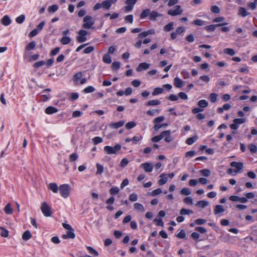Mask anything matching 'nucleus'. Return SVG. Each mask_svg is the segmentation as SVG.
Here are the masks:
<instances>
[{"mask_svg": "<svg viewBox=\"0 0 257 257\" xmlns=\"http://www.w3.org/2000/svg\"><path fill=\"white\" fill-rule=\"evenodd\" d=\"M62 226L65 229L67 230V231L66 234L62 235V237L63 239L74 238L75 237V233H74V229L72 228L71 225L68 224L63 223L62 224Z\"/></svg>", "mask_w": 257, "mask_h": 257, "instance_id": "nucleus-1", "label": "nucleus"}, {"mask_svg": "<svg viewBox=\"0 0 257 257\" xmlns=\"http://www.w3.org/2000/svg\"><path fill=\"white\" fill-rule=\"evenodd\" d=\"M121 145L116 144L113 147L109 146H106L104 147V151L107 155L116 154L117 152L120 150Z\"/></svg>", "mask_w": 257, "mask_h": 257, "instance_id": "nucleus-2", "label": "nucleus"}, {"mask_svg": "<svg viewBox=\"0 0 257 257\" xmlns=\"http://www.w3.org/2000/svg\"><path fill=\"white\" fill-rule=\"evenodd\" d=\"M83 24H82V28L84 29H92L93 25L94 24V21L90 16H86L83 18Z\"/></svg>", "mask_w": 257, "mask_h": 257, "instance_id": "nucleus-3", "label": "nucleus"}, {"mask_svg": "<svg viewBox=\"0 0 257 257\" xmlns=\"http://www.w3.org/2000/svg\"><path fill=\"white\" fill-rule=\"evenodd\" d=\"M70 186L68 184H63L59 186V191L61 196L66 198L70 194Z\"/></svg>", "mask_w": 257, "mask_h": 257, "instance_id": "nucleus-4", "label": "nucleus"}, {"mask_svg": "<svg viewBox=\"0 0 257 257\" xmlns=\"http://www.w3.org/2000/svg\"><path fill=\"white\" fill-rule=\"evenodd\" d=\"M41 210L46 217H50L52 216V213L51 208L46 202H44L42 203Z\"/></svg>", "mask_w": 257, "mask_h": 257, "instance_id": "nucleus-5", "label": "nucleus"}, {"mask_svg": "<svg viewBox=\"0 0 257 257\" xmlns=\"http://www.w3.org/2000/svg\"><path fill=\"white\" fill-rule=\"evenodd\" d=\"M233 122L230 125V127L233 130H236L238 128V125L242 124L246 121V119L244 118H235L233 120Z\"/></svg>", "mask_w": 257, "mask_h": 257, "instance_id": "nucleus-6", "label": "nucleus"}, {"mask_svg": "<svg viewBox=\"0 0 257 257\" xmlns=\"http://www.w3.org/2000/svg\"><path fill=\"white\" fill-rule=\"evenodd\" d=\"M183 13V10L182 9L181 7L179 5H177L175 7V9L174 10L171 9L169 10L167 14L169 15L172 16H176L178 15H180L182 14Z\"/></svg>", "mask_w": 257, "mask_h": 257, "instance_id": "nucleus-7", "label": "nucleus"}, {"mask_svg": "<svg viewBox=\"0 0 257 257\" xmlns=\"http://www.w3.org/2000/svg\"><path fill=\"white\" fill-rule=\"evenodd\" d=\"M88 34L86 30H81L78 32V36L76 37V40L78 43H83L86 41V36Z\"/></svg>", "mask_w": 257, "mask_h": 257, "instance_id": "nucleus-8", "label": "nucleus"}, {"mask_svg": "<svg viewBox=\"0 0 257 257\" xmlns=\"http://www.w3.org/2000/svg\"><path fill=\"white\" fill-rule=\"evenodd\" d=\"M138 0H126L125 3L126 6L124 7V11L125 12H130L133 9L134 6L136 4Z\"/></svg>", "mask_w": 257, "mask_h": 257, "instance_id": "nucleus-9", "label": "nucleus"}, {"mask_svg": "<svg viewBox=\"0 0 257 257\" xmlns=\"http://www.w3.org/2000/svg\"><path fill=\"white\" fill-rule=\"evenodd\" d=\"M229 199L233 202H240L242 203H245L247 202L248 200L246 197H240L238 196L232 195L229 197Z\"/></svg>", "mask_w": 257, "mask_h": 257, "instance_id": "nucleus-10", "label": "nucleus"}, {"mask_svg": "<svg viewBox=\"0 0 257 257\" xmlns=\"http://www.w3.org/2000/svg\"><path fill=\"white\" fill-rule=\"evenodd\" d=\"M170 131H166L162 132V139H164L167 143H170L173 141V138L170 135Z\"/></svg>", "mask_w": 257, "mask_h": 257, "instance_id": "nucleus-11", "label": "nucleus"}, {"mask_svg": "<svg viewBox=\"0 0 257 257\" xmlns=\"http://www.w3.org/2000/svg\"><path fill=\"white\" fill-rule=\"evenodd\" d=\"M227 23H223L221 24H217L216 25H211L209 26H207L205 27V30L208 32H214L216 27H219L223 26H225L227 25Z\"/></svg>", "mask_w": 257, "mask_h": 257, "instance_id": "nucleus-12", "label": "nucleus"}, {"mask_svg": "<svg viewBox=\"0 0 257 257\" xmlns=\"http://www.w3.org/2000/svg\"><path fill=\"white\" fill-rule=\"evenodd\" d=\"M230 166L236 168V170L234 171L235 173H237L243 168V164L241 162H232L230 163Z\"/></svg>", "mask_w": 257, "mask_h": 257, "instance_id": "nucleus-13", "label": "nucleus"}, {"mask_svg": "<svg viewBox=\"0 0 257 257\" xmlns=\"http://www.w3.org/2000/svg\"><path fill=\"white\" fill-rule=\"evenodd\" d=\"M174 176L173 173L170 174H162V185L165 184L168 181V178L172 179Z\"/></svg>", "mask_w": 257, "mask_h": 257, "instance_id": "nucleus-14", "label": "nucleus"}, {"mask_svg": "<svg viewBox=\"0 0 257 257\" xmlns=\"http://www.w3.org/2000/svg\"><path fill=\"white\" fill-rule=\"evenodd\" d=\"M141 167L143 168L146 172H152L153 166V165L149 163H143L141 165Z\"/></svg>", "mask_w": 257, "mask_h": 257, "instance_id": "nucleus-15", "label": "nucleus"}, {"mask_svg": "<svg viewBox=\"0 0 257 257\" xmlns=\"http://www.w3.org/2000/svg\"><path fill=\"white\" fill-rule=\"evenodd\" d=\"M149 64L146 62L141 63L139 65V66L136 69V70L138 72H141L143 70L148 69L149 68Z\"/></svg>", "mask_w": 257, "mask_h": 257, "instance_id": "nucleus-16", "label": "nucleus"}, {"mask_svg": "<svg viewBox=\"0 0 257 257\" xmlns=\"http://www.w3.org/2000/svg\"><path fill=\"white\" fill-rule=\"evenodd\" d=\"M210 80V77L208 75H203L199 77V79L196 81V83L197 85H201L202 84L201 83V81L208 83L209 82Z\"/></svg>", "mask_w": 257, "mask_h": 257, "instance_id": "nucleus-17", "label": "nucleus"}, {"mask_svg": "<svg viewBox=\"0 0 257 257\" xmlns=\"http://www.w3.org/2000/svg\"><path fill=\"white\" fill-rule=\"evenodd\" d=\"M155 125L154 128L155 131H158L161 128V116H158L154 119Z\"/></svg>", "mask_w": 257, "mask_h": 257, "instance_id": "nucleus-18", "label": "nucleus"}, {"mask_svg": "<svg viewBox=\"0 0 257 257\" xmlns=\"http://www.w3.org/2000/svg\"><path fill=\"white\" fill-rule=\"evenodd\" d=\"M124 121L123 120H120L116 122L111 123L109 124V126L112 128H118L123 125Z\"/></svg>", "mask_w": 257, "mask_h": 257, "instance_id": "nucleus-19", "label": "nucleus"}, {"mask_svg": "<svg viewBox=\"0 0 257 257\" xmlns=\"http://www.w3.org/2000/svg\"><path fill=\"white\" fill-rule=\"evenodd\" d=\"M196 206L203 208L209 205V202L206 200H200L196 202Z\"/></svg>", "mask_w": 257, "mask_h": 257, "instance_id": "nucleus-20", "label": "nucleus"}, {"mask_svg": "<svg viewBox=\"0 0 257 257\" xmlns=\"http://www.w3.org/2000/svg\"><path fill=\"white\" fill-rule=\"evenodd\" d=\"M174 85L177 88H181L183 85V82L179 78L175 77L174 79Z\"/></svg>", "mask_w": 257, "mask_h": 257, "instance_id": "nucleus-21", "label": "nucleus"}, {"mask_svg": "<svg viewBox=\"0 0 257 257\" xmlns=\"http://www.w3.org/2000/svg\"><path fill=\"white\" fill-rule=\"evenodd\" d=\"M160 16V14L155 11L150 12L149 19L151 21H156L157 17Z\"/></svg>", "mask_w": 257, "mask_h": 257, "instance_id": "nucleus-22", "label": "nucleus"}, {"mask_svg": "<svg viewBox=\"0 0 257 257\" xmlns=\"http://www.w3.org/2000/svg\"><path fill=\"white\" fill-rule=\"evenodd\" d=\"M117 2V0H105L103 1V4L107 7V9L109 10L111 5L115 4Z\"/></svg>", "mask_w": 257, "mask_h": 257, "instance_id": "nucleus-23", "label": "nucleus"}, {"mask_svg": "<svg viewBox=\"0 0 257 257\" xmlns=\"http://www.w3.org/2000/svg\"><path fill=\"white\" fill-rule=\"evenodd\" d=\"M4 211L7 214H12L13 213V209L10 203H8L4 208Z\"/></svg>", "mask_w": 257, "mask_h": 257, "instance_id": "nucleus-24", "label": "nucleus"}, {"mask_svg": "<svg viewBox=\"0 0 257 257\" xmlns=\"http://www.w3.org/2000/svg\"><path fill=\"white\" fill-rule=\"evenodd\" d=\"M225 211L223 206L220 205H217L215 206L214 213L215 215L218 214L220 213L223 212Z\"/></svg>", "mask_w": 257, "mask_h": 257, "instance_id": "nucleus-25", "label": "nucleus"}, {"mask_svg": "<svg viewBox=\"0 0 257 257\" xmlns=\"http://www.w3.org/2000/svg\"><path fill=\"white\" fill-rule=\"evenodd\" d=\"M45 113L47 114H53L58 111V109L53 106H49L45 109Z\"/></svg>", "mask_w": 257, "mask_h": 257, "instance_id": "nucleus-26", "label": "nucleus"}, {"mask_svg": "<svg viewBox=\"0 0 257 257\" xmlns=\"http://www.w3.org/2000/svg\"><path fill=\"white\" fill-rule=\"evenodd\" d=\"M1 22L5 26H8L11 24V20L8 16L6 15L2 18Z\"/></svg>", "mask_w": 257, "mask_h": 257, "instance_id": "nucleus-27", "label": "nucleus"}, {"mask_svg": "<svg viewBox=\"0 0 257 257\" xmlns=\"http://www.w3.org/2000/svg\"><path fill=\"white\" fill-rule=\"evenodd\" d=\"M49 189L52 191L54 193H56L58 192V187L56 183H51L49 185Z\"/></svg>", "mask_w": 257, "mask_h": 257, "instance_id": "nucleus-28", "label": "nucleus"}, {"mask_svg": "<svg viewBox=\"0 0 257 257\" xmlns=\"http://www.w3.org/2000/svg\"><path fill=\"white\" fill-rule=\"evenodd\" d=\"M198 140V136H195L194 137L188 138L186 141V143L189 145H192Z\"/></svg>", "mask_w": 257, "mask_h": 257, "instance_id": "nucleus-29", "label": "nucleus"}, {"mask_svg": "<svg viewBox=\"0 0 257 257\" xmlns=\"http://www.w3.org/2000/svg\"><path fill=\"white\" fill-rule=\"evenodd\" d=\"M134 207L135 210L141 211L142 212H144L145 211V208L142 204L139 203H136L134 205Z\"/></svg>", "mask_w": 257, "mask_h": 257, "instance_id": "nucleus-30", "label": "nucleus"}, {"mask_svg": "<svg viewBox=\"0 0 257 257\" xmlns=\"http://www.w3.org/2000/svg\"><path fill=\"white\" fill-rule=\"evenodd\" d=\"M32 237V234L30 231L27 230L24 232L22 235V238L24 240H28Z\"/></svg>", "mask_w": 257, "mask_h": 257, "instance_id": "nucleus-31", "label": "nucleus"}, {"mask_svg": "<svg viewBox=\"0 0 257 257\" xmlns=\"http://www.w3.org/2000/svg\"><path fill=\"white\" fill-rule=\"evenodd\" d=\"M97 171L96 172V175H101L104 170L103 166L99 163H97L96 165Z\"/></svg>", "mask_w": 257, "mask_h": 257, "instance_id": "nucleus-32", "label": "nucleus"}, {"mask_svg": "<svg viewBox=\"0 0 257 257\" xmlns=\"http://www.w3.org/2000/svg\"><path fill=\"white\" fill-rule=\"evenodd\" d=\"M103 1L101 3H97L94 5L93 7V10L94 11H97L100 9L101 8H102L105 10H108L107 7L104 6L103 4Z\"/></svg>", "mask_w": 257, "mask_h": 257, "instance_id": "nucleus-33", "label": "nucleus"}, {"mask_svg": "<svg viewBox=\"0 0 257 257\" xmlns=\"http://www.w3.org/2000/svg\"><path fill=\"white\" fill-rule=\"evenodd\" d=\"M151 11L149 9H147L144 10L140 15L141 19H144L147 17L149 16L150 14Z\"/></svg>", "mask_w": 257, "mask_h": 257, "instance_id": "nucleus-34", "label": "nucleus"}, {"mask_svg": "<svg viewBox=\"0 0 257 257\" xmlns=\"http://www.w3.org/2000/svg\"><path fill=\"white\" fill-rule=\"evenodd\" d=\"M71 40L69 37H63L60 40V42L62 45H67L70 43Z\"/></svg>", "mask_w": 257, "mask_h": 257, "instance_id": "nucleus-35", "label": "nucleus"}, {"mask_svg": "<svg viewBox=\"0 0 257 257\" xmlns=\"http://www.w3.org/2000/svg\"><path fill=\"white\" fill-rule=\"evenodd\" d=\"M102 60L106 64H110L111 62V57L108 54H105L103 55Z\"/></svg>", "mask_w": 257, "mask_h": 257, "instance_id": "nucleus-36", "label": "nucleus"}, {"mask_svg": "<svg viewBox=\"0 0 257 257\" xmlns=\"http://www.w3.org/2000/svg\"><path fill=\"white\" fill-rule=\"evenodd\" d=\"M193 213V211L190 209H187L185 208H182L180 211V214L182 215H186V214H192Z\"/></svg>", "mask_w": 257, "mask_h": 257, "instance_id": "nucleus-37", "label": "nucleus"}, {"mask_svg": "<svg viewBox=\"0 0 257 257\" xmlns=\"http://www.w3.org/2000/svg\"><path fill=\"white\" fill-rule=\"evenodd\" d=\"M238 14L243 17H245L249 15V13H247L245 9L243 8H240L239 9Z\"/></svg>", "mask_w": 257, "mask_h": 257, "instance_id": "nucleus-38", "label": "nucleus"}, {"mask_svg": "<svg viewBox=\"0 0 257 257\" xmlns=\"http://www.w3.org/2000/svg\"><path fill=\"white\" fill-rule=\"evenodd\" d=\"M1 235L4 237H7L9 236V231L3 227H0Z\"/></svg>", "mask_w": 257, "mask_h": 257, "instance_id": "nucleus-39", "label": "nucleus"}, {"mask_svg": "<svg viewBox=\"0 0 257 257\" xmlns=\"http://www.w3.org/2000/svg\"><path fill=\"white\" fill-rule=\"evenodd\" d=\"M36 43L35 41H32L29 43L26 46V50L28 51H30L33 50L36 47Z\"/></svg>", "mask_w": 257, "mask_h": 257, "instance_id": "nucleus-40", "label": "nucleus"}, {"mask_svg": "<svg viewBox=\"0 0 257 257\" xmlns=\"http://www.w3.org/2000/svg\"><path fill=\"white\" fill-rule=\"evenodd\" d=\"M174 23L170 22L164 27V30L166 32H169L173 29Z\"/></svg>", "mask_w": 257, "mask_h": 257, "instance_id": "nucleus-41", "label": "nucleus"}, {"mask_svg": "<svg viewBox=\"0 0 257 257\" xmlns=\"http://www.w3.org/2000/svg\"><path fill=\"white\" fill-rule=\"evenodd\" d=\"M223 52L225 54H227L230 56H233L235 54V51L230 48H226L224 49Z\"/></svg>", "mask_w": 257, "mask_h": 257, "instance_id": "nucleus-42", "label": "nucleus"}, {"mask_svg": "<svg viewBox=\"0 0 257 257\" xmlns=\"http://www.w3.org/2000/svg\"><path fill=\"white\" fill-rule=\"evenodd\" d=\"M160 102L159 100H150V101H149L147 104H146V105L147 106H154V105H159L160 104Z\"/></svg>", "mask_w": 257, "mask_h": 257, "instance_id": "nucleus-43", "label": "nucleus"}, {"mask_svg": "<svg viewBox=\"0 0 257 257\" xmlns=\"http://www.w3.org/2000/svg\"><path fill=\"white\" fill-rule=\"evenodd\" d=\"M208 102L206 100H204V99L201 100L199 101L198 102V105L200 107H203V108L206 107L208 106Z\"/></svg>", "mask_w": 257, "mask_h": 257, "instance_id": "nucleus-44", "label": "nucleus"}, {"mask_svg": "<svg viewBox=\"0 0 257 257\" xmlns=\"http://www.w3.org/2000/svg\"><path fill=\"white\" fill-rule=\"evenodd\" d=\"M119 191V189L118 187H112L110 189H109V193L111 194V195H115V194H117Z\"/></svg>", "mask_w": 257, "mask_h": 257, "instance_id": "nucleus-45", "label": "nucleus"}, {"mask_svg": "<svg viewBox=\"0 0 257 257\" xmlns=\"http://www.w3.org/2000/svg\"><path fill=\"white\" fill-rule=\"evenodd\" d=\"M180 193L184 195H189L191 194V192L187 188H184L180 191Z\"/></svg>", "mask_w": 257, "mask_h": 257, "instance_id": "nucleus-46", "label": "nucleus"}, {"mask_svg": "<svg viewBox=\"0 0 257 257\" xmlns=\"http://www.w3.org/2000/svg\"><path fill=\"white\" fill-rule=\"evenodd\" d=\"M48 10L50 13H54L58 10V6L56 5H53L49 7Z\"/></svg>", "mask_w": 257, "mask_h": 257, "instance_id": "nucleus-47", "label": "nucleus"}, {"mask_svg": "<svg viewBox=\"0 0 257 257\" xmlns=\"http://www.w3.org/2000/svg\"><path fill=\"white\" fill-rule=\"evenodd\" d=\"M102 141H103L102 139L99 137H96L92 139L93 143L95 145L102 143Z\"/></svg>", "mask_w": 257, "mask_h": 257, "instance_id": "nucleus-48", "label": "nucleus"}, {"mask_svg": "<svg viewBox=\"0 0 257 257\" xmlns=\"http://www.w3.org/2000/svg\"><path fill=\"white\" fill-rule=\"evenodd\" d=\"M249 151L253 153H256L257 152V147L256 145L250 144L248 146Z\"/></svg>", "mask_w": 257, "mask_h": 257, "instance_id": "nucleus-49", "label": "nucleus"}, {"mask_svg": "<svg viewBox=\"0 0 257 257\" xmlns=\"http://www.w3.org/2000/svg\"><path fill=\"white\" fill-rule=\"evenodd\" d=\"M186 235V232L184 230H181L177 234L176 236L179 238H184Z\"/></svg>", "mask_w": 257, "mask_h": 257, "instance_id": "nucleus-50", "label": "nucleus"}, {"mask_svg": "<svg viewBox=\"0 0 257 257\" xmlns=\"http://www.w3.org/2000/svg\"><path fill=\"white\" fill-rule=\"evenodd\" d=\"M87 249L89 252L90 253L94 255L95 256H98V252L95 250L93 248H92L91 246H87Z\"/></svg>", "mask_w": 257, "mask_h": 257, "instance_id": "nucleus-51", "label": "nucleus"}, {"mask_svg": "<svg viewBox=\"0 0 257 257\" xmlns=\"http://www.w3.org/2000/svg\"><path fill=\"white\" fill-rule=\"evenodd\" d=\"M224 18L222 17H218L213 19L212 22L214 23H220V24H221L224 23Z\"/></svg>", "mask_w": 257, "mask_h": 257, "instance_id": "nucleus-52", "label": "nucleus"}, {"mask_svg": "<svg viewBox=\"0 0 257 257\" xmlns=\"http://www.w3.org/2000/svg\"><path fill=\"white\" fill-rule=\"evenodd\" d=\"M25 19L24 15H21L16 18V21L18 24H22L24 22Z\"/></svg>", "mask_w": 257, "mask_h": 257, "instance_id": "nucleus-53", "label": "nucleus"}, {"mask_svg": "<svg viewBox=\"0 0 257 257\" xmlns=\"http://www.w3.org/2000/svg\"><path fill=\"white\" fill-rule=\"evenodd\" d=\"M153 221L156 222L158 226H161V211L158 212L157 218Z\"/></svg>", "mask_w": 257, "mask_h": 257, "instance_id": "nucleus-54", "label": "nucleus"}, {"mask_svg": "<svg viewBox=\"0 0 257 257\" xmlns=\"http://www.w3.org/2000/svg\"><path fill=\"white\" fill-rule=\"evenodd\" d=\"M120 66V63L118 61H114L112 64V69L113 70H117L119 69Z\"/></svg>", "mask_w": 257, "mask_h": 257, "instance_id": "nucleus-55", "label": "nucleus"}, {"mask_svg": "<svg viewBox=\"0 0 257 257\" xmlns=\"http://www.w3.org/2000/svg\"><path fill=\"white\" fill-rule=\"evenodd\" d=\"M211 11L215 14H219L220 12L219 8L217 6H213L211 7Z\"/></svg>", "mask_w": 257, "mask_h": 257, "instance_id": "nucleus-56", "label": "nucleus"}, {"mask_svg": "<svg viewBox=\"0 0 257 257\" xmlns=\"http://www.w3.org/2000/svg\"><path fill=\"white\" fill-rule=\"evenodd\" d=\"M136 125V123L135 122H134V121H130V122H127L125 124V128L126 129L130 130V129H131V128H133Z\"/></svg>", "mask_w": 257, "mask_h": 257, "instance_id": "nucleus-57", "label": "nucleus"}, {"mask_svg": "<svg viewBox=\"0 0 257 257\" xmlns=\"http://www.w3.org/2000/svg\"><path fill=\"white\" fill-rule=\"evenodd\" d=\"M193 24L195 25L200 26L204 25L205 24V22L201 20L197 19L193 21Z\"/></svg>", "mask_w": 257, "mask_h": 257, "instance_id": "nucleus-58", "label": "nucleus"}, {"mask_svg": "<svg viewBox=\"0 0 257 257\" xmlns=\"http://www.w3.org/2000/svg\"><path fill=\"white\" fill-rule=\"evenodd\" d=\"M78 155L76 153H73L69 156V161L70 162H74L78 159Z\"/></svg>", "mask_w": 257, "mask_h": 257, "instance_id": "nucleus-59", "label": "nucleus"}, {"mask_svg": "<svg viewBox=\"0 0 257 257\" xmlns=\"http://www.w3.org/2000/svg\"><path fill=\"white\" fill-rule=\"evenodd\" d=\"M210 100L212 102H215L217 100V94L214 93L210 94Z\"/></svg>", "mask_w": 257, "mask_h": 257, "instance_id": "nucleus-60", "label": "nucleus"}, {"mask_svg": "<svg viewBox=\"0 0 257 257\" xmlns=\"http://www.w3.org/2000/svg\"><path fill=\"white\" fill-rule=\"evenodd\" d=\"M200 173L202 175L205 177H208L210 175V171L208 169H203L200 171Z\"/></svg>", "mask_w": 257, "mask_h": 257, "instance_id": "nucleus-61", "label": "nucleus"}, {"mask_svg": "<svg viewBox=\"0 0 257 257\" xmlns=\"http://www.w3.org/2000/svg\"><path fill=\"white\" fill-rule=\"evenodd\" d=\"M82 77V73L81 72H79L76 73L73 76V81H77L79 80Z\"/></svg>", "mask_w": 257, "mask_h": 257, "instance_id": "nucleus-62", "label": "nucleus"}, {"mask_svg": "<svg viewBox=\"0 0 257 257\" xmlns=\"http://www.w3.org/2000/svg\"><path fill=\"white\" fill-rule=\"evenodd\" d=\"M94 50V48L93 46H89L87 48H86L83 50V53L85 54H89L91 52H92Z\"/></svg>", "mask_w": 257, "mask_h": 257, "instance_id": "nucleus-63", "label": "nucleus"}, {"mask_svg": "<svg viewBox=\"0 0 257 257\" xmlns=\"http://www.w3.org/2000/svg\"><path fill=\"white\" fill-rule=\"evenodd\" d=\"M94 90H95V89L93 86H88L86 88H85L83 90V91L85 93H91V92L94 91Z\"/></svg>", "mask_w": 257, "mask_h": 257, "instance_id": "nucleus-64", "label": "nucleus"}]
</instances>
